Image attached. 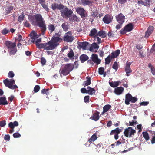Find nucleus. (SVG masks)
I'll use <instances>...</instances> for the list:
<instances>
[{"instance_id": "5fc2aeb1", "label": "nucleus", "mask_w": 155, "mask_h": 155, "mask_svg": "<svg viewBox=\"0 0 155 155\" xmlns=\"http://www.w3.org/2000/svg\"><path fill=\"white\" fill-rule=\"evenodd\" d=\"M112 68L113 69L117 70L118 68V64L117 62H115L113 64Z\"/></svg>"}, {"instance_id": "423d86ee", "label": "nucleus", "mask_w": 155, "mask_h": 155, "mask_svg": "<svg viewBox=\"0 0 155 155\" xmlns=\"http://www.w3.org/2000/svg\"><path fill=\"white\" fill-rule=\"evenodd\" d=\"M63 10L61 11V15L64 17H69L70 15L73 12L71 10L69 9L67 7L63 8Z\"/></svg>"}, {"instance_id": "20e7f679", "label": "nucleus", "mask_w": 155, "mask_h": 155, "mask_svg": "<svg viewBox=\"0 0 155 155\" xmlns=\"http://www.w3.org/2000/svg\"><path fill=\"white\" fill-rule=\"evenodd\" d=\"M137 100V98L132 97L130 94L128 93L126 95L125 103L127 105H128L130 101L132 103H135Z\"/></svg>"}, {"instance_id": "473e14b6", "label": "nucleus", "mask_w": 155, "mask_h": 155, "mask_svg": "<svg viewBox=\"0 0 155 155\" xmlns=\"http://www.w3.org/2000/svg\"><path fill=\"white\" fill-rule=\"evenodd\" d=\"M48 28L49 32L50 33H51L55 29L54 26L52 24L49 25L48 26Z\"/></svg>"}, {"instance_id": "a19ab883", "label": "nucleus", "mask_w": 155, "mask_h": 155, "mask_svg": "<svg viewBox=\"0 0 155 155\" xmlns=\"http://www.w3.org/2000/svg\"><path fill=\"white\" fill-rule=\"evenodd\" d=\"M112 56L109 55L107 58L105 59V64H108L110 62L111 59L112 58H111Z\"/></svg>"}, {"instance_id": "37998d69", "label": "nucleus", "mask_w": 155, "mask_h": 155, "mask_svg": "<svg viewBox=\"0 0 155 155\" xmlns=\"http://www.w3.org/2000/svg\"><path fill=\"white\" fill-rule=\"evenodd\" d=\"M36 45L38 48H44L45 49V43L44 44H39L38 43H36Z\"/></svg>"}, {"instance_id": "6e6552de", "label": "nucleus", "mask_w": 155, "mask_h": 155, "mask_svg": "<svg viewBox=\"0 0 155 155\" xmlns=\"http://www.w3.org/2000/svg\"><path fill=\"white\" fill-rule=\"evenodd\" d=\"M58 33H56L55 35L58 36L59 35ZM62 39L58 36H54L51 39V41L54 45H56V47L59 45V43L61 41Z\"/></svg>"}, {"instance_id": "338daca9", "label": "nucleus", "mask_w": 155, "mask_h": 155, "mask_svg": "<svg viewBox=\"0 0 155 155\" xmlns=\"http://www.w3.org/2000/svg\"><path fill=\"white\" fill-rule=\"evenodd\" d=\"M127 0H118L119 3L123 4L126 2Z\"/></svg>"}, {"instance_id": "f704fd0d", "label": "nucleus", "mask_w": 155, "mask_h": 155, "mask_svg": "<svg viewBox=\"0 0 155 155\" xmlns=\"http://www.w3.org/2000/svg\"><path fill=\"white\" fill-rule=\"evenodd\" d=\"M103 147V145L101 143H100V144H98L97 145H94L93 146V148L94 149H95V150L94 151H97L98 152H99L100 151V150H99V149H98V148H102Z\"/></svg>"}, {"instance_id": "052dcab7", "label": "nucleus", "mask_w": 155, "mask_h": 155, "mask_svg": "<svg viewBox=\"0 0 155 155\" xmlns=\"http://www.w3.org/2000/svg\"><path fill=\"white\" fill-rule=\"evenodd\" d=\"M9 32V31L7 30L5 28L2 31V33L4 34H6L8 33Z\"/></svg>"}, {"instance_id": "a211bd4d", "label": "nucleus", "mask_w": 155, "mask_h": 155, "mask_svg": "<svg viewBox=\"0 0 155 155\" xmlns=\"http://www.w3.org/2000/svg\"><path fill=\"white\" fill-rule=\"evenodd\" d=\"M5 44L8 48L10 49L14 48L16 46V44L15 42L12 43L8 41H7L5 42Z\"/></svg>"}, {"instance_id": "c9c22d12", "label": "nucleus", "mask_w": 155, "mask_h": 155, "mask_svg": "<svg viewBox=\"0 0 155 155\" xmlns=\"http://www.w3.org/2000/svg\"><path fill=\"white\" fill-rule=\"evenodd\" d=\"M111 107V106L110 105H107L104 106L103 107V111L102 114L107 111Z\"/></svg>"}, {"instance_id": "72a5a7b5", "label": "nucleus", "mask_w": 155, "mask_h": 155, "mask_svg": "<svg viewBox=\"0 0 155 155\" xmlns=\"http://www.w3.org/2000/svg\"><path fill=\"white\" fill-rule=\"evenodd\" d=\"M96 35L102 38H104L106 37L107 35L105 31H99Z\"/></svg>"}, {"instance_id": "6e6d98bb", "label": "nucleus", "mask_w": 155, "mask_h": 155, "mask_svg": "<svg viewBox=\"0 0 155 155\" xmlns=\"http://www.w3.org/2000/svg\"><path fill=\"white\" fill-rule=\"evenodd\" d=\"M89 96H85L84 98V100L85 102H89Z\"/></svg>"}, {"instance_id": "ddd939ff", "label": "nucleus", "mask_w": 155, "mask_h": 155, "mask_svg": "<svg viewBox=\"0 0 155 155\" xmlns=\"http://www.w3.org/2000/svg\"><path fill=\"white\" fill-rule=\"evenodd\" d=\"M37 25L40 27L42 34L44 35L46 29L45 21L38 23Z\"/></svg>"}, {"instance_id": "bf43d9fd", "label": "nucleus", "mask_w": 155, "mask_h": 155, "mask_svg": "<svg viewBox=\"0 0 155 155\" xmlns=\"http://www.w3.org/2000/svg\"><path fill=\"white\" fill-rule=\"evenodd\" d=\"M137 123V121H133L132 122H129V125L131 126H134V125H135Z\"/></svg>"}, {"instance_id": "f3484780", "label": "nucleus", "mask_w": 155, "mask_h": 155, "mask_svg": "<svg viewBox=\"0 0 155 155\" xmlns=\"http://www.w3.org/2000/svg\"><path fill=\"white\" fill-rule=\"evenodd\" d=\"M30 35L31 38L32 39L31 41L32 42L34 43L35 40L37 39L39 37V36L37 34L36 32L33 31L30 34Z\"/></svg>"}, {"instance_id": "f257e3e1", "label": "nucleus", "mask_w": 155, "mask_h": 155, "mask_svg": "<svg viewBox=\"0 0 155 155\" xmlns=\"http://www.w3.org/2000/svg\"><path fill=\"white\" fill-rule=\"evenodd\" d=\"M29 19L32 24L34 25H36L38 23L44 21L42 15L39 14L29 16Z\"/></svg>"}, {"instance_id": "0e129e2a", "label": "nucleus", "mask_w": 155, "mask_h": 155, "mask_svg": "<svg viewBox=\"0 0 155 155\" xmlns=\"http://www.w3.org/2000/svg\"><path fill=\"white\" fill-rule=\"evenodd\" d=\"M137 128L139 130L138 132H140L142 130L141 129V125L140 124L138 125H137Z\"/></svg>"}, {"instance_id": "f8f14e48", "label": "nucleus", "mask_w": 155, "mask_h": 155, "mask_svg": "<svg viewBox=\"0 0 155 155\" xmlns=\"http://www.w3.org/2000/svg\"><path fill=\"white\" fill-rule=\"evenodd\" d=\"M117 20L119 23H123L125 19V17L124 15L120 13L116 16Z\"/></svg>"}, {"instance_id": "09e8293b", "label": "nucleus", "mask_w": 155, "mask_h": 155, "mask_svg": "<svg viewBox=\"0 0 155 155\" xmlns=\"http://www.w3.org/2000/svg\"><path fill=\"white\" fill-rule=\"evenodd\" d=\"M87 80L85 81V84L86 86H88L91 84V79L90 78H87Z\"/></svg>"}, {"instance_id": "e2e57ef3", "label": "nucleus", "mask_w": 155, "mask_h": 155, "mask_svg": "<svg viewBox=\"0 0 155 155\" xmlns=\"http://www.w3.org/2000/svg\"><path fill=\"white\" fill-rule=\"evenodd\" d=\"M81 92L83 93H87V90L84 88H82L81 89Z\"/></svg>"}, {"instance_id": "b1692460", "label": "nucleus", "mask_w": 155, "mask_h": 155, "mask_svg": "<svg viewBox=\"0 0 155 155\" xmlns=\"http://www.w3.org/2000/svg\"><path fill=\"white\" fill-rule=\"evenodd\" d=\"M99 112L96 111L94 114L91 116V118L95 121L97 120L99 118Z\"/></svg>"}, {"instance_id": "4c0bfd02", "label": "nucleus", "mask_w": 155, "mask_h": 155, "mask_svg": "<svg viewBox=\"0 0 155 155\" xmlns=\"http://www.w3.org/2000/svg\"><path fill=\"white\" fill-rule=\"evenodd\" d=\"M97 31L95 28H93L91 31L89 35L91 36H94L97 34Z\"/></svg>"}, {"instance_id": "2f4dec72", "label": "nucleus", "mask_w": 155, "mask_h": 155, "mask_svg": "<svg viewBox=\"0 0 155 155\" xmlns=\"http://www.w3.org/2000/svg\"><path fill=\"white\" fill-rule=\"evenodd\" d=\"M104 69L103 67H100L99 68V73L100 75L103 74L104 77L106 74V72H104Z\"/></svg>"}, {"instance_id": "79ce46f5", "label": "nucleus", "mask_w": 155, "mask_h": 155, "mask_svg": "<svg viewBox=\"0 0 155 155\" xmlns=\"http://www.w3.org/2000/svg\"><path fill=\"white\" fill-rule=\"evenodd\" d=\"M149 135L151 136H155V132L151 130L148 131V132L146 131V136H149Z\"/></svg>"}, {"instance_id": "a878e982", "label": "nucleus", "mask_w": 155, "mask_h": 155, "mask_svg": "<svg viewBox=\"0 0 155 155\" xmlns=\"http://www.w3.org/2000/svg\"><path fill=\"white\" fill-rule=\"evenodd\" d=\"M18 123L17 121H15L13 123L10 122L8 124V126L11 128L14 129L15 127L18 126Z\"/></svg>"}, {"instance_id": "c03bdc74", "label": "nucleus", "mask_w": 155, "mask_h": 155, "mask_svg": "<svg viewBox=\"0 0 155 155\" xmlns=\"http://www.w3.org/2000/svg\"><path fill=\"white\" fill-rule=\"evenodd\" d=\"M97 138V136H91V138L89 139L88 142H89V143H91L92 142L94 141Z\"/></svg>"}, {"instance_id": "c85d7f7f", "label": "nucleus", "mask_w": 155, "mask_h": 155, "mask_svg": "<svg viewBox=\"0 0 155 155\" xmlns=\"http://www.w3.org/2000/svg\"><path fill=\"white\" fill-rule=\"evenodd\" d=\"M87 89V93L89 94L90 95H91L95 93V91L94 88H92L90 87H88Z\"/></svg>"}, {"instance_id": "69168bd1", "label": "nucleus", "mask_w": 155, "mask_h": 155, "mask_svg": "<svg viewBox=\"0 0 155 155\" xmlns=\"http://www.w3.org/2000/svg\"><path fill=\"white\" fill-rule=\"evenodd\" d=\"M122 24L123 23H119V24L117 25L116 26V29H119L121 28Z\"/></svg>"}, {"instance_id": "680f3d73", "label": "nucleus", "mask_w": 155, "mask_h": 155, "mask_svg": "<svg viewBox=\"0 0 155 155\" xmlns=\"http://www.w3.org/2000/svg\"><path fill=\"white\" fill-rule=\"evenodd\" d=\"M151 72L153 75H155V68L154 67L152 68Z\"/></svg>"}, {"instance_id": "c756f323", "label": "nucleus", "mask_w": 155, "mask_h": 155, "mask_svg": "<svg viewBox=\"0 0 155 155\" xmlns=\"http://www.w3.org/2000/svg\"><path fill=\"white\" fill-rule=\"evenodd\" d=\"M120 53V50H117L115 51L114 52H112L111 53V58H114L117 57L118 56L119 54Z\"/></svg>"}, {"instance_id": "39448f33", "label": "nucleus", "mask_w": 155, "mask_h": 155, "mask_svg": "<svg viewBox=\"0 0 155 155\" xmlns=\"http://www.w3.org/2000/svg\"><path fill=\"white\" fill-rule=\"evenodd\" d=\"M74 37L73 36L71 32H68L65 33L63 37L64 41L68 42H72L74 39Z\"/></svg>"}, {"instance_id": "774afa93", "label": "nucleus", "mask_w": 155, "mask_h": 155, "mask_svg": "<svg viewBox=\"0 0 155 155\" xmlns=\"http://www.w3.org/2000/svg\"><path fill=\"white\" fill-rule=\"evenodd\" d=\"M107 35L109 38H111V37H114V35L113 34L110 32H109L108 33Z\"/></svg>"}, {"instance_id": "393cba45", "label": "nucleus", "mask_w": 155, "mask_h": 155, "mask_svg": "<svg viewBox=\"0 0 155 155\" xmlns=\"http://www.w3.org/2000/svg\"><path fill=\"white\" fill-rule=\"evenodd\" d=\"M89 44V43L85 42H80L79 44L78 45L79 46L82 48L83 50L86 49L87 46Z\"/></svg>"}, {"instance_id": "58836bf2", "label": "nucleus", "mask_w": 155, "mask_h": 155, "mask_svg": "<svg viewBox=\"0 0 155 155\" xmlns=\"http://www.w3.org/2000/svg\"><path fill=\"white\" fill-rule=\"evenodd\" d=\"M78 17L76 15H73L70 17L69 20L71 21H78Z\"/></svg>"}, {"instance_id": "4d7b16f0", "label": "nucleus", "mask_w": 155, "mask_h": 155, "mask_svg": "<svg viewBox=\"0 0 155 155\" xmlns=\"http://www.w3.org/2000/svg\"><path fill=\"white\" fill-rule=\"evenodd\" d=\"M46 62V60L44 58H41V63L43 65L45 64Z\"/></svg>"}, {"instance_id": "3c124183", "label": "nucleus", "mask_w": 155, "mask_h": 155, "mask_svg": "<svg viewBox=\"0 0 155 155\" xmlns=\"http://www.w3.org/2000/svg\"><path fill=\"white\" fill-rule=\"evenodd\" d=\"M91 2L87 0H84L82 2V4L84 5H89L91 3Z\"/></svg>"}, {"instance_id": "4468645a", "label": "nucleus", "mask_w": 155, "mask_h": 155, "mask_svg": "<svg viewBox=\"0 0 155 155\" xmlns=\"http://www.w3.org/2000/svg\"><path fill=\"white\" fill-rule=\"evenodd\" d=\"M113 19V17L109 15H106L103 18V20L106 24H109L110 23Z\"/></svg>"}, {"instance_id": "0eeeda50", "label": "nucleus", "mask_w": 155, "mask_h": 155, "mask_svg": "<svg viewBox=\"0 0 155 155\" xmlns=\"http://www.w3.org/2000/svg\"><path fill=\"white\" fill-rule=\"evenodd\" d=\"M133 29V25L131 23H130L126 25L124 28V29H122L120 31L121 34H125L126 32H129Z\"/></svg>"}, {"instance_id": "bb28decb", "label": "nucleus", "mask_w": 155, "mask_h": 155, "mask_svg": "<svg viewBox=\"0 0 155 155\" xmlns=\"http://www.w3.org/2000/svg\"><path fill=\"white\" fill-rule=\"evenodd\" d=\"M88 57L85 54H82L80 57V60L82 63H83L88 59Z\"/></svg>"}, {"instance_id": "9b49d317", "label": "nucleus", "mask_w": 155, "mask_h": 155, "mask_svg": "<svg viewBox=\"0 0 155 155\" xmlns=\"http://www.w3.org/2000/svg\"><path fill=\"white\" fill-rule=\"evenodd\" d=\"M76 11L78 14L80 15L82 18L85 17L87 15L86 11L82 8H78Z\"/></svg>"}, {"instance_id": "7ed1b4c3", "label": "nucleus", "mask_w": 155, "mask_h": 155, "mask_svg": "<svg viewBox=\"0 0 155 155\" xmlns=\"http://www.w3.org/2000/svg\"><path fill=\"white\" fill-rule=\"evenodd\" d=\"M3 81L5 86L11 89H15L18 87L17 85H13L15 83V81L13 79L9 81L8 79H6Z\"/></svg>"}, {"instance_id": "9d476101", "label": "nucleus", "mask_w": 155, "mask_h": 155, "mask_svg": "<svg viewBox=\"0 0 155 155\" xmlns=\"http://www.w3.org/2000/svg\"><path fill=\"white\" fill-rule=\"evenodd\" d=\"M56 45H54L51 40L48 43H45V49L47 50L54 49L56 48Z\"/></svg>"}, {"instance_id": "8fccbe9b", "label": "nucleus", "mask_w": 155, "mask_h": 155, "mask_svg": "<svg viewBox=\"0 0 155 155\" xmlns=\"http://www.w3.org/2000/svg\"><path fill=\"white\" fill-rule=\"evenodd\" d=\"M62 27L64 30H66L68 29L67 23H64L62 25Z\"/></svg>"}, {"instance_id": "1a4fd4ad", "label": "nucleus", "mask_w": 155, "mask_h": 155, "mask_svg": "<svg viewBox=\"0 0 155 155\" xmlns=\"http://www.w3.org/2000/svg\"><path fill=\"white\" fill-rule=\"evenodd\" d=\"M136 131L130 127L125 129L124 134L125 136H131L134 135Z\"/></svg>"}, {"instance_id": "7c9ffc66", "label": "nucleus", "mask_w": 155, "mask_h": 155, "mask_svg": "<svg viewBox=\"0 0 155 155\" xmlns=\"http://www.w3.org/2000/svg\"><path fill=\"white\" fill-rule=\"evenodd\" d=\"M74 53L72 49H71L69 53L68 54L67 56L71 60L74 59Z\"/></svg>"}, {"instance_id": "603ef678", "label": "nucleus", "mask_w": 155, "mask_h": 155, "mask_svg": "<svg viewBox=\"0 0 155 155\" xmlns=\"http://www.w3.org/2000/svg\"><path fill=\"white\" fill-rule=\"evenodd\" d=\"M40 88V87L38 85H36L34 88V91L35 92H37L39 90Z\"/></svg>"}, {"instance_id": "49530a36", "label": "nucleus", "mask_w": 155, "mask_h": 155, "mask_svg": "<svg viewBox=\"0 0 155 155\" xmlns=\"http://www.w3.org/2000/svg\"><path fill=\"white\" fill-rule=\"evenodd\" d=\"M97 35H95L94 36V40H97L98 44H99L101 43V39Z\"/></svg>"}, {"instance_id": "864d4df0", "label": "nucleus", "mask_w": 155, "mask_h": 155, "mask_svg": "<svg viewBox=\"0 0 155 155\" xmlns=\"http://www.w3.org/2000/svg\"><path fill=\"white\" fill-rule=\"evenodd\" d=\"M14 76V74L13 72L12 71H10L8 74V77L9 78H12Z\"/></svg>"}, {"instance_id": "6ab92c4d", "label": "nucleus", "mask_w": 155, "mask_h": 155, "mask_svg": "<svg viewBox=\"0 0 155 155\" xmlns=\"http://www.w3.org/2000/svg\"><path fill=\"white\" fill-rule=\"evenodd\" d=\"M91 59L92 60L97 64H99L100 63L101 60L98 59V56L97 55L92 54L91 56Z\"/></svg>"}, {"instance_id": "2eb2a0df", "label": "nucleus", "mask_w": 155, "mask_h": 155, "mask_svg": "<svg viewBox=\"0 0 155 155\" xmlns=\"http://www.w3.org/2000/svg\"><path fill=\"white\" fill-rule=\"evenodd\" d=\"M99 47V46L96 43H93L91 46L89 50L91 52H96Z\"/></svg>"}, {"instance_id": "13d9d810", "label": "nucleus", "mask_w": 155, "mask_h": 155, "mask_svg": "<svg viewBox=\"0 0 155 155\" xmlns=\"http://www.w3.org/2000/svg\"><path fill=\"white\" fill-rule=\"evenodd\" d=\"M6 124L5 121L4 120L0 121V126L3 127Z\"/></svg>"}, {"instance_id": "5701e85b", "label": "nucleus", "mask_w": 155, "mask_h": 155, "mask_svg": "<svg viewBox=\"0 0 155 155\" xmlns=\"http://www.w3.org/2000/svg\"><path fill=\"white\" fill-rule=\"evenodd\" d=\"M124 90V88L121 87H117L115 89L114 92L116 94L120 95L122 93Z\"/></svg>"}, {"instance_id": "aec40b11", "label": "nucleus", "mask_w": 155, "mask_h": 155, "mask_svg": "<svg viewBox=\"0 0 155 155\" xmlns=\"http://www.w3.org/2000/svg\"><path fill=\"white\" fill-rule=\"evenodd\" d=\"M122 131V130L118 127L117 128L114 130H112L110 134V135H114V136H118V134L120 133Z\"/></svg>"}, {"instance_id": "4be33fe9", "label": "nucleus", "mask_w": 155, "mask_h": 155, "mask_svg": "<svg viewBox=\"0 0 155 155\" xmlns=\"http://www.w3.org/2000/svg\"><path fill=\"white\" fill-rule=\"evenodd\" d=\"M154 28L153 26H150L146 31V38H148L152 33Z\"/></svg>"}, {"instance_id": "412c9836", "label": "nucleus", "mask_w": 155, "mask_h": 155, "mask_svg": "<svg viewBox=\"0 0 155 155\" xmlns=\"http://www.w3.org/2000/svg\"><path fill=\"white\" fill-rule=\"evenodd\" d=\"M131 64V63L130 62L127 61L125 68V71L127 74L131 73L132 71L130 68Z\"/></svg>"}, {"instance_id": "f03ea898", "label": "nucleus", "mask_w": 155, "mask_h": 155, "mask_svg": "<svg viewBox=\"0 0 155 155\" xmlns=\"http://www.w3.org/2000/svg\"><path fill=\"white\" fill-rule=\"evenodd\" d=\"M74 67V65L71 64L70 63L66 64L64 69L62 70L61 73L64 75H67L73 70Z\"/></svg>"}, {"instance_id": "e433bc0d", "label": "nucleus", "mask_w": 155, "mask_h": 155, "mask_svg": "<svg viewBox=\"0 0 155 155\" xmlns=\"http://www.w3.org/2000/svg\"><path fill=\"white\" fill-rule=\"evenodd\" d=\"M119 81H117L114 82H110L109 83L110 85L112 87H117L119 85Z\"/></svg>"}, {"instance_id": "ea45409f", "label": "nucleus", "mask_w": 155, "mask_h": 155, "mask_svg": "<svg viewBox=\"0 0 155 155\" xmlns=\"http://www.w3.org/2000/svg\"><path fill=\"white\" fill-rule=\"evenodd\" d=\"M123 136H121L122 139H120L119 140L117 141V142H115V144L116 146H118L120 145L122 143H124L125 142V139L124 140L123 138L122 137Z\"/></svg>"}, {"instance_id": "cd10ccee", "label": "nucleus", "mask_w": 155, "mask_h": 155, "mask_svg": "<svg viewBox=\"0 0 155 155\" xmlns=\"http://www.w3.org/2000/svg\"><path fill=\"white\" fill-rule=\"evenodd\" d=\"M7 104L8 102L5 97H2L0 98V105H5Z\"/></svg>"}, {"instance_id": "dca6fc26", "label": "nucleus", "mask_w": 155, "mask_h": 155, "mask_svg": "<svg viewBox=\"0 0 155 155\" xmlns=\"http://www.w3.org/2000/svg\"><path fill=\"white\" fill-rule=\"evenodd\" d=\"M64 6L61 4H58L54 3L52 4L51 6V8L53 10H55L56 9H58L59 10L63 9Z\"/></svg>"}, {"instance_id": "a18cd8bd", "label": "nucleus", "mask_w": 155, "mask_h": 155, "mask_svg": "<svg viewBox=\"0 0 155 155\" xmlns=\"http://www.w3.org/2000/svg\"><path fill=\"white\" fill-rule=\"evenodd\" d=\"M24 16L25 15L24 13H22V14L19 16L18 19V21L20 22H21L23 20Z\"/></svg>"}, {"instance_id": "de8ad7c7", "label": "nucleus", "mask_w": 155, "mask_h": 155, "mask_svg": "<svg viewBox=\"0 0 155 155\" xmlns=\"http://www.w3.org/2000/svg\"><path fill=\"white\" fill-rule=\"evenodd\" d=\"M41 4V5L42 6L43 8L48 12L49 9L48 7V6L43 3Z\"/></svg>"}]
</instances>
